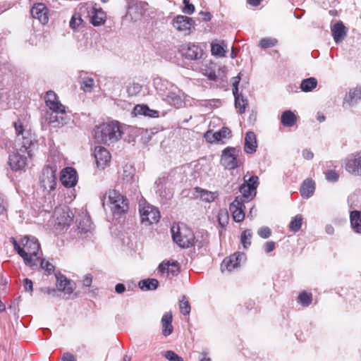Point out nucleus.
<instances>
[{
    "mask_svg": "<svg viewBox=\"0 0 361 361\" xmlns=\"http://www.w3.org/2000/svg\"><path fill=\"white\" fill-rule=\"evenodd\" d=\"M21 247L18 255L23 259L26 265L33 267L39 264V268L44 269L48 275L54 271V267L48 261L42 259L40 245L37 239L33 236H25L20 241Z\"/></svg>",
    "mask_w": 361,
    "mask_h": 361,
    "instance_id": "1",
    "label": "nucleus"
},
{
    "mask_svg": "<svg viewBox=\"0 0 361 361\" xmlns=\"http://www.w3.org/2000/svg\"><path fill=\"white\" fill-rule=\"evenodd\" d=\"M102 207L106 205L109 209L116 219L121 217L129 209L128 200L116 189H109L102 197Z\"/></svg>",
    "mask_w": 361,
    "mask_h": 361,
    "instance_id": "2",
    "label": "nucleus"
},
{
    "mask_svg": "<svg viewBox=\"0 0 361 361\" xmlns=\"http://www.w3.org/2000/svg\"><path fill=\"white\" fill-rule=\"evenodd\" d=\"M123 135L118 121L103 123L94 129V137L97 142L111 145L121 139Z\"/></svg>",
    "mask_w": 361,
    "mask_h": 361,
    "instance_id": "3",
    "label": "nucleus"
},
{
    "mask_svg": "<svg viewBox=\"0 0 361 361\" xmlns=\"http://www.w3.org/2000/svg\"><path fill=\"white\" fill-rule=\"evenodd\" d=\"M171 230L173 241L180 247L185 248L194 245L195 236L190 229L185 226H173Z\"/></svg>",
    "mask_w": 361,
    "mask_h": 361,
    "instance_id": "4",
    "label": "nucleus"
},
{
    "mask_svg": "<svg viewBox=\"0 0 361 361\" xmlns=\"http://www.w3.org/2000/svg\"><path fill=\"white\" fill-rule=\"evenodd\" d=\"M139 211L142 224L146 226L157 224L160 219V212L158 209L145 201L140 202Z\"/></svg>",
    "mask_w": 361,
    "mask_h": 361,
    "instance_id": "5",
    "label": "nucleus"
},
{
    "mask_svg": "<svg viewBox=\"0 0 361 361\" xmlns=\"http://www.w3.org/2000/svg\"><path fill=\"white\" fill-rule=\"evenodd\" d=\"M240 150L235 147H226L222 152L221 164L226 169L231 170L239 167L242 161L239 159Z\"/></svg>",
    "mask_w": 361,
    "mask_h": 361,
    "instance_id": "6",
    "label": "nucleus"
},
{
    "mask_svg": "<svg viewBox=\"0 0 361 361\" xmlns=\"http://www.w3.org/2000/svg\"><path fill=\"white\" fill-rule=\"evenodd\" d=\"M81 11L87 12L90 18V22L94 26H99L106 22V13L97 4H87L84 7L81 8Z\"/></svg>",
    "mask_w": 361,
    "mask_h": 361,
    "instance_id": "7",
    "label": "nucleus"
},
{
    "mask_svg": "<svg viewBox=\"0 0 361 361\" xmlns=\"http://www.w3.org/2000/svg\"><path fill=\"white\" fill-rule=\"evenodd\" d=\"M55 226L57 228L63 229L69 226L73 219V214L67 206H61L55 208L54 210Z\"/></svg>",
    "mask_w": 361,
    "mask_h": 361,
    "instance_id": "8",
    "label": "nucleus"
},
{
    "mask_svg": "<svg viewBox=\"0 0 361 361\" xmlns=\"http://www.w3.org/2000/svg\"><path fill=\"white\" fill-rule=\"evenodd\" d=\"M39 184L44 190L50 192L56 185V169L54 167H44L39 176Z\"/></svg>",
    "mask_w": 361,
    "mask_h": 361,
    "instance_id": "9",
    "label": "nucleus"
},
{
    "mask_svg": "<svg viewBox=\"0 0 361 361\" xmlns=\"http://www.w3.org/2000/svg\"><path fill=\"white\" fill-rule=\"evenodd\" d=\"M178 52L188 60H198L203 54L202 49L195 43L186 42L180 46Z\"/></svg>",
    "mask_w": 361,
    "mask_h": 361,
    "instance_id": "10",
    "label": "nucleus"
},
{
    "mask_svg": "<svg viewBox=\"0 0 361 361\" xmlns=\"http://www.w3.org/2000/svg\"><path fill=\"white\" fill-rule=\"evenodd\" d=\"M147 6L145 2L130 0L128 3L126 16L134 22L140 20L147 9Z\"/></svg>",
    "mask_w": 361,
    "mask_h": 361,
    "instance_id": "11",
    "label": "nucleus"
},
{
    "mask_svg": "<svg viewBox=\"0 0 361 361\" xmlns=\"http://www.w3.org/2000/svg\"><path fill=\"white\" fill-rule=\"evenodd\" d=\"M345 170L355 176H361V152L350 154L345 159Z\"/></svg>",
    "mask_w": 361,
    "mask_h": 361,
    "instance_id": "12",
    "label": "nucleus"
},
{
    "mask_svg": "<svg viewBox=\"0 0 361 361\" xmlns=\"http://www.w3.org/2000/svg\"><path fill=\"white\" fill-rule=\"evenodd\" d=\"M245 259V254L242 252H236L233 255H230L228 257H226L221 265V269L223 272L227 271L228 272H231L233 271L235 269H237L240 267V262Z\"/></svg>",
    "mask_w": 361,
    "mask_h": 361,
    "instance_id": "13",
    "label": "nucleus"
},
{
    "mask_svg": "<svg viewBox=\"0 0 361 361\" xmlns=\"http://www.w3.org/2000/svg\"><path fill=\"white\" fill-rule=\"evenodd\" d=\"M194 20L188 16H178L173 21L176 30L183 32L185 35H190L194 29Z\"/></svg>",
    "mask_w": 361,
    "mask_h": 361,
    "instance_id": "14",
    "label": "nucleus"
},
{
    "mask_svg": "<svg viewBox=\"0 0 361 361\" xmlns=\"http://www.w3.org/2000/svg\"><path fill=\"white\" fill-rule=\"evenodd\" d=\"M244 203L243 197L238 196L229 206V209L232 214L233 219L236 222H241L245 219V214L244 212Z\"/></svg>",
    "mask_w": 361,
    "mask_h": 361,
    "instance_id": "15",
    "label": "nucleus"
},
{
    "mask_svg": "<svg viewBox=\"0 0 361 361\" xmlns=\"http://www.w3.org/2000/svg\"><path fill=\"white\" fill-rule=\"evenodd\" d=\"M185 95L178 87L175 86L164 100L176 108H181L185 104Z\"/></svg>",
    "mask_w": 361,
    "mask_h": 361,
    "instance_id": "16",
    "label": "nucleus"
},
{
    "mask_svg": "<svg viewBox=\"0 0 361 361\" xmlns=\"http://www.w3.org/2000/svg\"><path fill=\"white\" fill-rule=\"evenodd\" d=\"M240 77H233L232 78V85H233V94L235 97V106L237 109H239V112L240 114H243L245 111L246 106L247 104V102L246 99H244L242 94L238 93V83L240 82Z\"/></svg>",
    "mask_w": 361,
    "mask_h": 361,
    "instance_id": "17",
    "label": "nucleus"
},
{
    "mask_svg": "<svg viewBox=\"0 0 361 361\" xmlns=\"http://www.w3.org/2000/svg\"><path fill=\"white\" fill-rule=\"evenodd\" d=\"M60 180L61 183L66 188L74 187L78 182L76 171L71 167H67L62 170Z\"/></svg>",
    "mask_w": 361,
    "mask_h": 361,
    "instance_id": "18",
    "label": "nucleus"
},
{
    "mask_svg": "<svg viewBox=\"0 0 361 361\" xmlns=\"http://www.w3.org/2000/svg\"><path fill=\"white\" fill-rule=\"evenodd\" d=\"M46 105L49 107V111L54 113H61L66 111V107L61 104L58 99V97L53 91H48L45 97Z\"/></svg>",
    "mask_w": 361,
    "mask_h": 361,
    "instance_id": "19",
    "label": "nucleus"
},
{
    "mask_svg": "<svg viewBox=\"0 0 361 361\" xmlns=\"http://www.w3.org/2000/svg\"><path fill=\"white\" fill-rule=\"evenodd\" d=\"M94 156L98 168L104 169L111 160L110 153L102 146L94 148Z\"/></svg>",
    "mask_w": 361,
    "mask_h": 361,
    "instance_id": "20",
    "label": "nucleus"
},
{
    "mask_svg": "<svg viewBox=\"0 0 361 361\" xmlns=\"http://www.w3.org/2000/svg\"><path fill=\"white\" fill-rule=\"evenodd\" d=\"M32 16L37 19L42 24L45 25L48 23V9L44 4H35L31 8Z\"/></svg>",
    "mask_w": 361,
    "mask_h": 361,
    "instance_id": "21",
    "label": "nucleus"
},
{
    "mask_svg": "<svg viewBox=\"0 0 361 361\" xmlns=\"http://www.w3.org/2000/svg\"><path fill=\"white\" fill-rule=\"evenodd\" d=\"M66 111L61 113H54L52 111H47L46 115V121L54 128H57L67 123L68 118L66 116Z\"/></svg>",
    "mask_w": 361,
    "mask_h": 361,
    "instance_id": "22",
    "label": "nucleus"
},
{
    "mask_svg": "<svg viewBox=\"0 0 361 361\" xmlns=\"http://www.w3.org/2000/svg\"><path fill=\"white\" fill-rule=\"evenodd\" d=\"M32 145V136L28 132H26L25 135L17 138L16 144V150L19 151L20 153L27 154L28 156H30V149Z\"/></svg>",
    "mask_w": 361,
    "mask_h": 361,
    "instance_id": "23",
    "label": "nucleus"
},
{
    "mask_svg": "<svg viewBox=\"0 0 361 361\" xmlns=\"http://www.w3.org/2000/svg\"><path fill=\"white\" fill-rule=\"evenodd\" d=\"M27 158L25 154L17 151L9 156L8 163L12 170L19 171L23 169L26 165Z\"/></svg>",
    "mask_w": 361,
    "mask_h": 361,
    "instance_id": "24",
    "label": "nucleus"
},
{
    "mask_svg": "<svg viewBox=\"0 0 361 361\" xmlns=\"http://www.w3.org/2000/svg\"><path fill=\"white\" fill-rule=\"evenodd\" d=\"M154 85L159 94L163 99L170 93L171 90L175 87V85L166 80L156 78L154 80Z\"/></svg>",
    "mask_w": 361,
    "mask_h": 361,
    "instance_id": "25",
    "label": "nucleus"
},
{
    "mask_svg": "<svg viewBox=\"0 0 361 361\" xmlns=\"http://www.w3.org/2000/svg\"><path fill=\"white\" fill-rule=\"evenodd\" d=\"M158 269L159 272L166 274L169 277L176 276L180 271L178 264L175 261L172 262L164 261L159 264Z\"/></svg>",
    "mask_w": 361,
    "mask_h": 361,
    "instance_id": "26",
    "label": "nucleus"
},
{
    "mask_svg": "<svg viewBox=\"0 0 361 361\" xmlns=\"http://www.w3.org/2000/svg\"><path fill=\"white\" fill-rule=\"evenodd\" d=\"M87 73L85 71H80L78 73L79 83L80 89L85 92H92L95 86L94 80L87 75Z\"/></svg>",
    "mask_w": 361,
    "mask_h": 361,
    "instance_id": "27",
    "label": "nucleus"
},
{
    "mask_svg": "<svg viewBox=\"0 0 361 361\" xmlns=\"http://www.w3.org/2000/svg\"><path fill=\"white\" fill-rule=\"evenodd\" d=\"M331 33L334 41L339 43L343 40L347 34V29L341 21L337 22L331 27Z\"/></svg>",
    "mask_w": 361,
    "mask_h": 361,
    "instance_id": "28",
    "label": "nucleus"
},
{
    "mask_svg": "<svg viewBox=\"0 0 361 361\" xmlns=\"http://www.w3.org/2000/svg\"><path fill=\"white\" fill-rule=\"evenodd\" d=\"M133 113L135 116L143 115L149 118H158L159 116V111L151 109L148 106L145 104L136 105L133 109Z\"/></svg>",
    "mask_w": 361,
    "mask_h": 361,
    "instance_id": "29",
    "label": "nucleus"
},
{
    "mask_svg": "<svg viewBox=\"0 0 361 361\" xmlns=\"http://www.w3.org/2000/svg\"><path fill=\"white\" fill-rule=\"evenodd\" d=\"M257 147L256 135L253 132H247L245 137L244 150L246 153L253 154Z\"/></svg>",
    "mask_w": 361,
    "mask_h": 361,
    "instance_id": "30",
    "label": "nucleus"
},
{
    "mask_svg": "<svg viewBox=\"0 0 361 361\" xmlns=\"http://www.w3.org/2000/svg\"><path fill=\"white\" fill-rule=\"evenodd\" d=\"M171 323V312H166L161 318L162 334L164 336H168L172 334L173 328Z\"/></svg>",
    "mask_w": 361,
    "mask_h": 361,
    "instance_id": "31",
    "label": "nucleus"
},
{
    "mask_svg": "<svg viewBox=\"0 0 361 361\" xmlns=\"http://www.w3.org/2000/svg\"><path fill=\"white\" fill-rule=\"evenodd\" d=\"M314 182L312 179H306L301 185L300 194L302 197L309 198L314 194Z\"/></svg>",
    "mask_w": 361,
    "mask_h": 361,
    "instance_id": "32",
    "label": "nucleus"
},
{
    "mask_svg": "<svg viewBox=\"0 0 361 361\" xmlns=\"http://www.w3.org/2000/svg\"><path fill=\"white\" fill-rule=\"evenodd\" d=\"M55 276L56 279V286L59 290H62L68 294L73 292V288L69 286L70 281L65 276L59 273L56 274Z\"/></svg>",
    "mask_w": 361,
    "mask_h": 361,
    "instance_id": "33",
    "label": "nucleus"
},
{
    "mask_svg": "<svg viewBox=\"0 0 361 361\" xmlns=\"http://www.w3.org/2000/svg\"><path fill=\"white\" fill-rule=\"evenodd\" d=\"M350 219L353 230L357 233H361V212H351Z\"/></svg>",
    "mask_w": 361,
    "mask_h": 361,
    "instance_id": "34",
    "label": "nucleus"
},
{
    "mask_svg": "<svg viewBox=\"0 0 361 361\" xmlns=\"http://www.w3.org/2000/svg\"><path fill=\"white\" fill-rule=\"evenodd\" d=\"M196 192L199 194L200 198L206 202H212L219 197V192L217 191L211 192L197 188Z\"/></svg>",
    "mask_w": 361,
    "mask_h": 361,
    "instance_id": "35",
    "label": "nucleus"
},
{
    "mask_svg": "<svg viewBox=\"0 0 361 361\" xmlns=\"http://www.w3.org/2000/svg\"><path fill=\"white\" fill-rule=\"evenodd\" d=\"M361 99V88H355L350 90L349 93L345 96L344 101L345 103L352 106L356 104L359 100Z\"/></svg>",
    "mask_w": 361,
    "mask_h": 361,
    "instance_id": "36",
    "label": "nucleus"
},
{
    "mask_svg": "<svg viewBox=\"0 0 361 361\" xmlns=\"http://www.w3.org/2000/svg\"><path fill=\"white\" fill-rule=\"evenodd\" d=\"M135 169L131 165H126L123 166L122 173V180L126 184H130L134 181Z\"/></svg>",
    "mask_w": 361,
    "mask_h": 361,
    "instance_id": "37",
    "label": "nucleus"
},
{
    "mask_svg": "<svg viewBox=\"0 0 361 361\" xmlns=\"http://www.w3.org/2000/svg\"><path fill=\"white\" fill-rule=\"evenodd\" d=\"M297 118L291 111H284L281 118V121L284 126L291 127L295 125Z\"/></svg>",
    "mask_w": 361,
    "mask_h": 361,
    "instance_id": "38",
    "label": "nucleus"
},
{
    "mask_svg": "<svg viewBox=\"0 0 361 361\" xmlns=\"http://www.w3.org/2000/svg\"><path fill=\"white\" fill-rule=\"evenodd\" d=\"M159 281L156 279H144L139 282V287L142 290H153L158 288Z\"/></svg>",
    "mask_w": 361,
    "mask_h": 361,
    "instance_id": "39",
    "label": "nucleus"
},
{
    "mask_svg": "<svg viewBox=\"0 0 361 361\" xmlns=\"http://www.w3.org/2000/svg\"><path fill=\"white\" fill-rule=\"evenodd\" d=\"M227 46L222 42L221 44L212 42L211 44V52L212 55L216 57H223L226 52V49Z\"/></svg>",
    "mask_w": 361,
    "mask_h": 361,
    "instance_id": "40",
    "label": "nucleus"
},
{
    "mask_svg": "<svg viewBox=\"0 0 361 361\" xmlns=\"http://www.w3.org/2000/svg\"><path fill=\"white\" fill-rule=\"evenodd\" d=\"M317 81L314 78H309L301 82L300 88L303 92H310L317 87Z\"/></svg>",
    "mask_w": 361,
    "mask_h": 361,
    "instance_id": "41",
    "label": "nucleus"
},
{
    "mask_svg": "<svg viewBox=\"0 0 361 361\" xmlns=\"http://www.w3.org/2000/svg\"><path fill=\"white\" fill-rule=\"evenodd\" d=\"M240 192L243 194V196H240V197H243V201H250L253 196L255 195V190H252L250 188V186L243 183L240 187Z\"/></svg>",
    "mask_w": 361,
    "mask_h": 361,
    "instance_id": "42",
    "label": "nucleus"
},
{
    "mask_svg": "<svg viewBox=\"0 0 361 361\" xmlns=\"http://www.w3.org/2000/svg\"><path fill=\"white\" fill-rule=\"evenodd\" d=\"M312 295L306 291L300 293L298 298V301L304 307H307L312 303Z\"/></svg>",
    "mask_w": 361,
    "mask_h": 361,
    "instance_id": "43",
    "label": "nucleus"
},
{
    "mask_svg": "<svg viewBox=\"0 0 361 361\" xmlns=\"http://www.w3.org/2000/svg\"><path fill=\"white\" fill-rule=\"evenodd\" d=\"M302 223V216L300 214H298L291 220L289 228L292 231L297 232L300 229Z\"/></svg>",
    "mask_w": 361,
    "mask_h": 361,
    "instance_id": "44",
    "label": "nucleus"
},
{
    "mask_svg": "<svg viewBox=\"0 0 361 361\" xmlns=\"http://www.w3.org/2000/svg\"><path fill=\"white\" fill-rule=\"evenodd\" d=\"M229 220L228 212L226 209H221L218 213V221L221 226H226Z\"/></svg>",
    "mask_w": 361,
    "mask_h": 361,
    "instance_id": "45",
    "label": "nucleus"
},
{
    "mask_svg": "<svg viewBox=\"0 0 361 361\" xmlns=\"http://www.w3.org/2000/svg\"><path fill=\"white\" fill-rule=\"evenodd\" d=\"M179 308L183 314H188L190 312V305L185 295H183L179 301Z\"/></svg>",
    "mask_w": 361,
    "mask_h": 361,
    "instance_id": "46",
    "label": "nucleus"
},
{
    "mask_svg": "<svg viewBox=\"0 0 361 361\" xmlns=\"http://www.w3.org/2000/svg\"><path fill=\"white\" fill-rule=\"evenodd\" d=\"M216 136L219 142H224V140L228 139L231 137V131L229 128L224 127L219 131L215 132Z\"/></svg>",
    "mask_w": 361,
    "mask_h": 361,
    "instance_id": "47",
    "label": "nucleus"
},
{
    "mask_svg": "<svg viewBox=\"0 0 361 361\" xmlns=\"http://www.w3.org/2000/svg\"><path fill=\"white\" fill-rule=\"evenodd\" d=\"M252 231L249 229L244 231L241 234V243L244 248H247L251 245Z\"/></svg>",
    "mask_w": 361,
    "mask_h": 361,
    "instance_id": "48",
    "label": "nucleus"
},
{
    "mask_svg": "<svg viewBox=\"0 0 361 361\" xmlns=\"http://www.w3.org/2000/svg\"><path fill=\"white\" fill-rule=\"evenodd\" d=\"M277 44V39L274 38H262L259 42V46L266 49L274 47Z\"/></svg>",
    "mask_w": 361,
    "mask_h": 361,
    "instance_id": "49",
    "label": "nucleus"
},
{
    "mask_svg": "<svg viewBox=\"0 0 361 361\" xmlns=\"http://www.w3.org/2000/svg\"><path fill=\"white\" fill-rule=\"evenodd\" d=\"M162 355L169 361H183L181 357L172 350L164 351Z\"/></svg>",
    "mask_w": 361,
    "mask_h": 361,
    "instance_id": "50",
    "label": "nucleus"
},
{
    "mask_svg": "<svg viewBox=\"0 0 361 361\" xmlns=\"http://www.w3.org/2000/svg\"><path fill=\"white\" fill-rule=\"evenodd\" d=\"M166 183H167V179L165 176L159 178L155 182V184L157 185V192H159V194L161 196L164 195L162 189H163L164 186H165L166 185Z\"/></svg>",
    "mask_w": 361,
    "mask_h": 361,
    "instance_id": "51",
    "label": "nucleus"
},
{
    "mask_svg": "<svg viewBox=\"0 0 361 361\" xmlns=\"http://www.w3.org/2000/svg\"><path fill=\"white\" fill-rule=\"evenodd\" d=\"M82 20L80 14L75 13L70 20V27L73 29H76L81 24Z\"/></svg>",
    "mask_w": 361,
    "mask_h": 361,
    "instance_id": "52",
    "label": "nucleus"
},
{
    "mask_svg": "<svg viewBox=\"0 0 361 361\" xmlns=\"http://www.w3.org/2000/svg\"><path fill=\"white\" fill-rule=\"evenodd\" d=\"M257 233L261 238L267 239L271 236V231L269 227L263 226L258 230Z\"/></svg>",
    "mask_w": 361,
    "mask_h": 361,
    "instance_id": "53",
    "label": "nucleus"
},
{
    "mask_svg": "<svg viewBox=\"0 0 361 361\" xmlns=\"http://www.w3.org/2000/svg\"><path fill=\"white\" fill-rule=\"evenodd\" d=\"M183 3L184 4V7L183 8V13L190 15L195 11V7L192 4H190V0H183Z\"/></svg>",
    "mask_w": 361,
    "mask_h": 361,
    "instance_id": "54",
    "label": "nucleus"
},
{
    "mask_svg": "<svg viewBox=\"0 0 361 361\" xmlns=\"http://www.w3.org/2000/svg\"><path fill=\"white\" fill-rule=\"evenodd\" d=\"M244 183L250 186L251 190L255 191L258 185V177L253 176L250 177L247 180H245Z\"/></svg>",
    "mask_w": 361,
    "mask_h": 361,
    "instance_id": "55",
    "label": "nucleus"
},
{
    "mask_svg": "<svg viewBox=\"0 0 361 361\" xmlns=\"http://www.w3.org/2000/svg\"><path fill=\"white\" fill-rule=\"evenodd\" d=\"M204 137L206 140L210 143L213 142H219V140L217 139L216 136V133H212V131H207Z\"/></svg>",
    "mask_w": 361,
    "mask_h": 361,
    "instance_id": "56",
    "label": "nucleus"
},
{
    "mask_svg": "<svg viewBox=\"0 0 361 361\" xmlns=\"http://www.w3.org/2000/svg\"><path fill=\"white\" fill-rule=\"evenodd\" d=\"M338 174L334 171H329L326 173V178L330 182H336L338 179Z\"/></svg>",
    "mask_w": 361,
    "mask_h": 361,
    "instance_id": "57",
    "label": "nucleus"
},
{
    "mask_svg": "<svg viewBox=\"0 0 361 361\" xmlns=\"http://www.w3.org/2000/svg\"><path fill=\"white\" fill-rule=\"evenodd\" d=\"M13 125L17 134V138L20 137V135H25L23 126L20 121L14 122Z\"/></svg>",
    "mask_w": 361,
    "mask_h": 361,
    "instance_id": "58",
    "label": "nucleus"
},
{
    "mask_svg": "<svg viewBox=\"0 0 361 361\" xmlns=\"http://www.w3.org/2000/svg\"><path fill=\"white\" fill-rule=\"evenodd\" d=\"M8 207V203L4 197L0 195V214H4Z\"/></svg>",
    "mask_w": 361,
    "mask_h": 361,
    "instance_id": "59",
    "label": "nucleus"
},
{
    "mask_svg": "<svg viewBox=\"0 0 361 361\" xmlns=\"http://www.w3.org/2000/svg\"><path fill=\"white\" fill-rule=\"evenodd\" d=\"M141 90V86L138 83H133V86L128 87V92L131 94H135L139 92Z\"/></svg>",
    "mask_w": 361,
    "mask_h": 361,
    "instance_id": "60",
    "label": "nucleus"
},
{
    "mask_svg": "<svg viewBox=\"0 0 361 361\" xmlns=\"http://www.w3.org/2000/svg\"><path fill=\"white\" fill-rule=\"evenodd\" d=\"M264 248L265 252L269 253L275 249V243L273 241H267L264 243Z\"/></svg>",
    "mask_w": 361,
    "mask_h": 361,
    "instance_id": "61",
    "label": "nucleus"
},
{
    "mask_svg": "<svg viewBox=\"0 0 361 361\" xmlns=\"http://www.w3.org/2000/svg\"><path fill=\"white\" fill-rule=\"evenodd\" d=\"M23 286L25 291L32 292L33 290L32 281L28 279L24 280Z\"/></svg>",
    "mask_w": 361,
    "mask_h": 361,
    "instance_id": "62",
    "label": "nucleus"
},
{
    "mask_svg": "<svg viewBox=\"0 0 361 361\" xmlns=\"http://www.w3.org/2000/svg\"><path fill=\"white\" fill-rule=\"evenodd\" d=\"M92 282V276L91 274H87L83 281H82V285L85 287H90Z\"/></svg>",
    "mask_w": 361,
    "mask_h": 361,
    "instance_id": "63",
    "label": "nucleus"
},
{
    "mask_svg": "<svg viewBox=\"0 0 361 361\" xmlns=\"http://www.w3.org/2000/svg\"><path fill=\"white\" fill-rule=\"evenodd\" d=\"M62 361H76L75 356L69 353L63 355Z\"/></svg>",
    "mask_w": 361,
    "mask_h": 361,
    "instance_id": "64",
    "label": "nucleus"
}]
</instances>
